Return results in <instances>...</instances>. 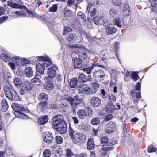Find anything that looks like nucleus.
Listing matches in <instances>:
<instances>
[{"mask_svg":"<svg viewBox=\"0 0 157 157\" xmlns=\"http://www.w3.org/2000/svg\"><path fill=\"white\" fill-rule=\"evenodd\" d=\"M12 107L13 109L16 110L14 112V114L16 117L22 119L28 118V116L21 112L25 111V108L22 105L14 103L12 104Z\"/></svg>","mask_w":157,"mask_h":157,"instance_id":"1","label":"nucleus"},{"mask_svg":"<svg viewBox=\"0 0 157 157\" xmlns=\"http://www.w3.org/2000/svg\"><path fill=\"white\" fill-rule=\"evenodd\" d=\"M66 99L69 102L73 112L75 113H76L77 109V106L79 105L82 101V99L79 98L78 96H75L74 98L68 97L66 98Z\"/></svg>","mask_w":157,"mask_h":157,"instance_id":"2","label":"nucleus"},{"mask_svg":"<svg viewBox=\"0 0 157 157\" xmlns=\"http://www.w3.org/2000/svg\"><path fill=\"white\" fill-rule=\"evenodd\" d=\"M33 84L30 82H25L21 88L20 90V93L21 95H24L31 90L33 88Z\"/></svg>","mask_w":157,"mask_h":157,"instance_id":"3","label":"nucleus"},{"mask_svg":"<svg viewBox=\"0 0 157 157\" xmlns=\"http://www.w3.org/2000/svg\"><path fill=\"white\" fill-rule=\"evenodd\" d=\"M103 25L105 27L106 32L108 35H111L115 33L117 30V29L112 24L109 22H105Z\"/></svg>","mask_w":157,"mask_h":157,"instance_id":"4","label":"nucleus"},{"mask_svg":"<svg viewBox=\"0 0 157 157\" xmlns=\"http://www.w3.org/2000/svg\"><path fill=\"white\" fill-rule=\"evenodd\" d=\"M105 76L104 71L101 70H99L93 73V78L96 82H100L104 79Z\"/></svg>","mask_w":157,"mask_h":157,"instance_id":"5","label":"nucleus"},{"mask_svg":"<svg viewBox=\"0 0 157 157\" xmlns=\"http://www.w3.org/2000/svg\"><path fill=\"white\" fill-rule=\"evenodd\" d=\"M141 82H138L136 84L135 89L132 90L131 94L133 97H136L137 98L139 99L141 98L140 90Z\"/></svg>","mask_w":157,"mask_h":157,"instance_id":"6","label":"nucleus"},{"mask_svg":"<svg viewBox=\"0 0 157 157\" xmlns=\"http://www.w3.org/2000/svg\"><path fill=\"white\" fill-rule=\"evenodd\" d=\"M78 87V92L80 95L92 94L90 92V88L88 87V85L86 84L82 85Z\"/></svg>","mask_w":157,"mask_h":157,"instance_id":"7","label":"nucleus"},{"mask_svg":"<svg viewBox=\"0 0 157 157\" xmlns=\"http://www.w3.org/2000/svg\"><path fill=\"white\" fill-rule=\"evenodd\" d=\"M72 139L75 141L79 143L85 142L86 139L85 135L81 133H76L72 137Z\"/></svg>","mask_w":157,"mask_h":157,"instance_id":"8","label":"nucleus"},{"mask_svg":"<svg viewBox=\"0 0 157 157\" xmlns=\"http://www.w3.org/2000/svg\"><path fill=\"white\" fill-rule=\"evenodd\" d=\"M56 130L61 134L66 133L67 130V127L66 122L54 126Z\"/></svg>","mask_w":157,"mask_h":157,"instance_id":"9","label":"nucleus"},{"mask_svg":"<svg viewBox=\"0 0 157 157\" xmlns=\"http://www.w3.org/2000/svg\"><path fill=\"white\" fill-rule=\"evenodd\" d=\"M52 121L53 123V126L66 122L63 119V116L60 114L54 116L53 117Z\"/></svg>","mask_w":157,"mask_h":157,"instance_id":"10","label":"nucleus"},{"mask_svg":"<svg viewBox=\"0 0 157 157\" xmlns=\"http://www.w3.org/2000/svg\"><path fill=\"white\" fill-rule=\"evenodd\" d=\"M14 1L15 2H13L12 0L8 1L9 6L15 8H22L23 6L21 5L22 2L21 0H14Z\"/></svg>","mask_w":157,"mask_h":157,"instance_id":"11","label":"nucleus"},{"mask_svg":"<svg viewBox=\"0 0 157 157\" xmlns=\"http://www.w3.org/2000/svg\"><path fill=\"white\" fill-rule=\"evenodd\" d=\"M70 48H73V52L75 53H78L79 50H85L86 49L85 47L83 45L79 44H74L69 45Z\"/></svg>","mask_w":157,"mask_h":157,"instance_id":"12","label":"nucleus"},{"mask_svg":"<svg viewBox=\"0 0 157 157\" xmlns=\"http://www.w3.org/2000/svg\"><path fill=\"white\" fill-rule=\"evenodd\" d=\"M39 60L43 61L42 64L44 67H47L52 64L51 59L47 56L40 57Z\"/></svg>","mask_w":157,"mask_h":157,"instance_id":"13","label":"nucleus"},{"mask_svg":"<svg viewBox=\"0 0 157 157\" xmlns=\"http://www.w3.org/2000/svg\"><path fill=\"white\" fill-rule=\"evenodd\" d=\"M57 69V67L55 65H53L52 67L48 68L47 73L49 77L51 78H55L56 75V71Z\"/></svg>","mask_w":157,"mask_h":157,"instance_id":"14","label":"nucleus"},{"mask_svg":"<svg viewBox=\"0 0 157 157\" xmlns=\"http://www.w3.org/2000/svg\"><path fill=\"white\" fill-rule=\"evenodd\" d=\"M116 128L115 124L114 122L110 121L106 125L105 130L106 132L110 133L113 132Z\"/></svg>","mask_w":157,"mask_h":157,"instance_id":"15","label":"nucleus"},{"mask_svg":"<svg viewBox=\"0 0 157 157\" xmlns=\"http://www.w3.org/2000/svg\"><path fill=\"white\" fill-rule=\"evenodd\" d=\"M90 102L92 106L94 107H97L100 105L101 100L98 97H94L91 98Z\"/></svg>","mask_w":157,"mask_h":157,"instance_id":"16","label":"nucleus"},{"mask_svg":"<svg viewBox=\"0 0 157 157\" xmlns=\"http://www.w3.org/2000/svg\"><path fill=\"white\" fill-rule=\"evenodd\" d=\"M19 57L17 56L15 57H13L12 59V62L8 63V65L13 70L15 69V67L16 65H18L20 63V59Z\"/></svg>","mask_w":157,"mask_h":157,"instance_id":"17","label":"nucleus"},{"mask_svg":"<svg viewBox=\"0 0 157 157\" xmlns=\"http://www.w3.org/2000/svg\"><path fill=\"white\" fill-rule=\"evenodd\" d=\"M7 98L11 100L16 101L19 100L18 95L14 90H12L10 94L7 96Z\"/></svg>","mask_w":157,"mask_h":157,"instance_id":"18","label":"nucleus"},{"mask_svg":"<svg viewBox=\"0 0 157 157\" xmlns=\"http://www.w3.org/2000/svg\"><path fill=\"white\" fill-rule=\"evenodd\" d=\"M44 136V141L46 143H51L54 139L53 135L49 132H46Z\"/></svg>","mask_w":157,"mask_h":157,"instance_id":"19","label":"nucleus"},{"mask_svg":"<svg viewBox=\"0 0 157 157\" xmlns=\"http://www.w3.org/2000/svg\"><path fill=\"white\" fill-rule=\"evenodd\" d=\"M101 144H103V146L104 145L112 146L116 144V142H114L113 143L109 142V140L107 137L104 136L102 137L101 139Z\"/></svg>","mask_w":157,"mask_h":157,"instance_id":"20","label":"nucleus"},{"mask_svg":"<svg viewBox=\"0 0 157 157\" xmlns=\"http://www.w3.org/2000/svg\"><path fill=\"white\" fill-rule=\"evenodd\" d=\"M103 18V16L102 15H98L93 18V21L95 24L97 25L100 24L104 20Z\"/></svg>","mask_w":157,"mask_h":157,"instance_id":"21","label":"nucleus"},{"mask_svg":"<svg viewBox=\"0 0 157 157\" xmlns=\"http://www.w3.org/2000/svg\"><path fill=\"white\" fill-rule=\"evenodd\" d=\"M82 61L80 59L75 58L74 59V67L75 69L80 68L82 66Z\"/></svg>","mask_w":157,"mask_h":157,"instance_id":"22","label":"nucleus"},{"mask_svg":"<svg viewBox=\"0 0 157 157\" xmlns=\"http://www.w3.org/2000/svg\"><path fill=\"white\" fill-rule=\"evenodd\" d=\"M91 85L92 88H90V92H91L92 94H95L97 90V89L99 87V84L95 82H91Z\"/></svg>","mask_w":157,"mask_h":157,"instance_id":"23","label":"nucleus"},{"mask_svg":"<svg viewBox=\"0 0 157 157\" xmlns=\"http://www.w3.org/2000/svg\"><path fill=\"white\" fill-rule=\"evenodd\" d=\"M113 25H116L120 28H121L124 24V22L118 17H116L113 20Z\"/></svg>","mask_w":157,"mask_h":157,"instance_id":"24","label":"nucleus"},{"mask_svg":"<svg viewBox=\"0 0 157 157\" xmlns=\"http://www.w3.org/2000/svg\"><path fill=\"white\" fill-rule=\"evenodd\" d=\"M92 79L90 76H89L87 79H86L85 75L83 73L80 74L78 78V80L81 83L85 82L86 80H90Z\"/></svg>","mask_w":157,"mask_h":157,"instance_id":"25","label":"nucleus"},{"mask_svg":"<svg viewBox=\"0 0 157 157\" xmlns=\"http://www.w3.org/2000/svg\"><path fill=\"white\" fill-rule=\"evenodd\" d=\"M77 18L78 21L81 22H84L86 21L85 15L81 12H79L78 13Z\"/></svg>","mask_w":157,"mask_h":157,"instance_id":"26","label":"nucleus"},{"mask_svg":"<svg viewBox=\"0 0 157 157\" xmlns=\"http://www.w3.org/2000/svg\"><path fill=\"white\" fill-rule=\"evenodd\" d=\"M48 118L47 116L45 115L39 118L38 120V123L40 125H44L48 121Z\"/></svg>","mask_w":157,"mask_h":157,"instance_id":"27","label":"nucleus"},{"mask_svg":"<svg viewBox=\"0 0 157 157\" xmlns=\"http://www.w3.org/2000/svg\"><path fill=\"white\" fill-rule=\"evenodd\" d=\"M115 106L110 103H109L106 105V111L108 113H113L115 110Z\"/></svg>","mask_w":157,"mask_h":157,"instance_id":"28","label":"nucleus"},{"mask_svg":"<svg viewBox=\"0 0 157 157\" xmlns=\"http://www.w3.org/2000/svg\"><path fill=\"white\" fill-rule=\"evenodd\" d=\"M77 115L81 119H84L87 117L84 110L80 109L77 111Z\"/></svg>","mask_w":157,"mask_h":157,"instance_id":"29","label":"nucleus"},{"mask_svg":"<svg viewBox=\"0 0 157 157\" xmlns=\"http://www.w3.org/2000/svg\"><path fill=\"white\" fill-rule=\"evenodd\" d=\"M48 98V95L45 93L40 94L38 96V99L42 101H47Z\"/></svg>","mask_w":157,"mask_h":157,"instance_id":"30","label":"nucleus"},{"mask_svg":"<svg viewBox=\"0 0 157 157\" xmlns=\"http://www.w3.org/2000/svg\"><path fill=\"white\" fill-rule=\"evenodd\" d=\"M2 110L4 111L5 112L8 109L9 105L6 98H3L2 99Z\"/></svg>","mask_w":157,"mask_h":157,"instance_id":"31","label":"nucleus"},{"mask_svg":"<svg viewBox=\"0 0 157 157\" xmlns=\"http://www.w3.org/2000/svg\"><path fill=\"white\" fill-rule=\"evenodd\" d=\"M124 14L125 16H129L130 13V9L129 5L126 4L124 6L123 11Z\"/></svg>","mask_w":157,"mask_h":157,"instance_id":"32","label":"nucleus"},{"mask_svg":"<svg viewBox=\"0 0 157 157\" xmlns=\"http://www.w3.org/2000/svg\"><path fill=\"white\" fill-rule=\"evenodd\" d=\"M87 148L89 150H92L94 148L95 146L93 140L91 138H89L87 143Z\"/></svg>","mask_w":157,"mask_h":157,"instance_id":"33","label":"nucleus"},{"mask_svg":"<svg viewBox=\"0 0 157 157\" xmlns=\"http://www.w3.org/2000/svg\"><path fill=\"white\" fill-rule=\"evenodd\" d=\"M25 75L28 77L32 76L33 74V72L31 67H28L25 69Z\"/></svg>","mask_w":157,"mask_h":157,"instance_id":"34","label":"nucleus"},{"mask_svg":"<svg viewBox=\"0 0 157 157\" xmlns=\"http://www.w3.org/2000/svg\"><path fill=\"white\" fill-rule=\"evenodd\" d=\"M44 67L43 65L39 63L37 64L36 66V69L37 71L40 73L43 74L44 70Z\"/></svg>","mask_w":157,"mask_h":157,"instance_id":"35","label":"nucleus"},{"mask_svg":"<svg viewBox=\"0 0 157 157\" xmlns=\"http://www.w3.org/2000/svg\"><path fill=\"white\" fill-rule=\"evenodd\" d=\"M78 83L77 79L76 78H74L71 79L70 83L71 87L74 88L77 85Z\"/></svg>","mask_w":157,"mask_h":157,"instance_id":"36","label":"nucleus"},{"mask_svg":"<svg viewBox=\"0 0 157 157\" xmlns=\"http://www.w3.org/2000/svg\"><path fill=\"white\" fill-rule=\"evenodd\" d=\"M118 13V10L116 9L112 8L109 10V14L111 17H114L116 16Z\"/></svg>","mask_w":157,"mask_h":157,"instance_id":"37","label":"nucleus"},{"mask_svg":"<svg viewBox=\"0 0 157 157\" xmlns=\"http://www.w3.org/2000/svg\"><path fill=\"white\" fill-rule=\"evenodd\" d=\"M14 83L16 86H21L22 85V82L20 78H16L14 80Z\"/></svg>","mask_w":157,"mask_h":157,"instance_id":"38","label":"nucleus"},{"mask_svg":"<svg viewBox=\"0 0 157 157\" xmlns=\"http://www.w3.org/2000/svg\"><path fill=\"white\" fill-rule=\"evenodd\" d=\"M77 37L75 35V34H70L68 36V40L69 41H75L77 39Z\"/></svg>","mask_w":157,"mask_h":157,"instance_id":"39","label":"nucleus"},{"mask_svg":"<svg viewBox=\"0 0 157 157\" xmlns=\"http://www.w3.org/2000/svg\"><path fill=\"white\" fill-rule=\"evenodd\" d=\"M3 90L5 93L6 96L7 97V96L9 95L11 92L9 88L7 86H5L3 87Z\"/></svg>","mask_w":157,"mask_h":157,"instance_id":"40","label":"nucleus"},{"mask_svg":"<svg viewBox=\"0 0 157 157\" xmlns=\"http://www.w3.org/2000/svg\"><path fill=\"white\" fill-rule=\"evenodd\" d=\"M64 13V16L66 18H68L72 15L71 11L70 10L67 9V8L65 9Z\"/></svg>","mask_w":157,"mask_h":157,"instance_id":"41","label":"nucleus"},{"mask_svg":"<svg viewBox=\"0 0 157 157\" xmlns=\"http://www.w3.org/2000/svg\"><path fill=\"white\" fill-rule=\"evenodd\" d=\"M84 110L85 111L87 117L89 115H92L93 114V110H92V109L90 107H88L85 108Z\"/></svg>","mask_w":157,"mask_h":157,"instance_id":"42","label":"nucleus"},{"mask_svg":"<svg viewBox=\"0 0 157 157\" xmlns=\"http://www.w3.org/2000/svg\"><path fill=\"white\" fill-rule=\"evenodd\" d=\"M78 127L83 132L87 130L88 128L86 124L84 123L80 124Z\"/></svg>","mask_w":157,"mask_h":157,"instance_id":"43","label":"nucleus"},{"mask_svg":"<svg viewBox=\"0 0 157 157\" xmlns=\"http://www.w3.org/2000/svg\"><path fill=\"white\" fill-rule=\"evenodd\" d=\"M100 122V121L98 118H94L91 121V123L93 125H97Z\"/></svg>","mask_w":157,"mask_h":157,"instance_id":"44","label":"nucleus"},{"mask_svg":"<svg viewBox=\"0 0 157 157\" xmlns=\"http://www.w3.org/2000/svg\"><path fill=\"white\" fill-rule=\"evenodd\" d=\"M43 155L44 157H49L51 155V151L49 149L45 150L43 153Z\"/></svg>","mask_w":157,"mask_h":157,"instance_id":"45","label":"nucleus"},{"mask_svg":"<svg viewBox=\"0 0 157 157\" xmlns=\"http://www.w3.org/2000/svg\"><path fill=\"white\" fill-rule=\"evenodd\" d=\"M55 139L56 142L58 144H61L63 142V138L59 136H56Z\"/></svg>","mask_w":157,"mask_h":157,"instance_id":"46","label":"nucleus"},{"mask_svg":"<svg viewBox=\"0 0 157 157\" xmlns=\"http://www.w3.org/2000/svg\"><path fill=\"white\" fill-rule=\"evenodd\" d=\"M109 99L112 103L116 101V97L113 94H109Z\"/></svg>","mask_w":157,"mask_h":157,"instance_id":"47","label":"nucleus"},{"mask_svg":"<svg viewBox=\"0 0 157 157\" xmlns=\"http://www.w3.org/2000/svg\"><path fill=\"white\" fill-rule=\"evenodd\" d=\"M113 147H102L101 148V150L106 153L108 151L112 150H113Z\"/></svg>","mask_w":157,"mask_h":157,"instance_id":"48","label":"nucleus"},{"mask_svg":"<svg viewBox=\"0 0 157 157\" xmlns=\"http://www.w3.org/2000/svg\"><path fill=\"white\" fill-rule=\"evenodd\" d=\"M39 107L43 109H45L47 105V103L46 101H42V102L39 103L38 104Z\"/></svg>","mask_w":157,"mask_h":157,"instance_id":"49","label":"nucleus"},{"mask_svg":"<svg viewBox=\"0 0 157 157\" xmlns=\"http://www.w3.org/2000/svg\"><path fill=\"white\" fill-rule=\"evenodd\" d=\"M57 8V5H53L52 7H50L49 9V11L51 12H56V11Z\"/></svg>","mask_w":157,"mask_h":157,"instance_id":"50","label":"nucleus"},{"mask_svg":"<svg viewBox=\"0 0 157 157\" xmlns=\"http://www.w3.org/2000/svg\"><path fill=\"white\" fill-rule=\"evenodd\" d=\"M73 155L71 150L70 149H67L66 150V156L67 157H71Z\"/></svg>","mask_w":157,"mask_h":157,"instance_id":"51","label":"nucleus"},{"mask_svg":"<svg viewBox=\"0 0 157 157\" xmlns=\"http://www.w3.org/2000/svg\"><path fill=\"white\" fill-rule=\"evenodd\" d=\"M80 58H82V59H88V55L86 53L83 52L81 53L79 55Z\"/></svg>","mask_w":157,"mask_h":157,"instance_id":"52","label":"nucleus"},{"mask_svg":"<svg viewBox=\"0 0 157 157\" xmlns=\"http://www.w3.org/2000/svg\"><path fill=\"white\" fill-rule=\"evenodd\" d=\"M93 68L94 67L91 66L88 68H84L83 69V70L84 72H86L88 74H90Z\"/></svg>","mask_w":157,"mask_h":157,"instance_id":"53","label":"nucleus"},{"mask_svg":"<svg viewBox=\"0 0 157 157\" xmlns=\"http://www.w3.org/2000/svg\"><path fill=\"white\" fill-rule=\"evenodd\" d=\"M132 77L134 81L136 82L139 78V76L137 72H133L132 73Z\"/></svg>","mask_w":157,"mask_h":157,"instance_id":"54","label":"nucleus"},{"mask_svg":"<svg viewBox=\"0 0 157 157\" xmlns=\"http://www.w3.org/2000/svg\"><path fill=\"white\" fill-rule=\"evenodd\" d=\"M27 12L25 11H23L22 12H14L13 13H15L17 15L19 16H25V15L26 14Z\"/></svg>","mask_w":157,"mask_h":157,"instance_id":"55","label":"nucleus"},{"mask_svg":"<svg viewBox=\"0 0 157 157\" xmlns=\"http://www.w3.org/2000/svg\"><path fill=\"white\" fill-rule=\"evenodd\" d=\"M47 88L49 90H51L53 89L54 86L52 82H48L47 86Z\"/></svg>","mask_w":157,"mask_h":157,"instance_id":"56","label":"nucleus"},{"mask_svg":"<svg viewBox=\"0 0 157 157\" xmlns=\"http://www.w3.org/2000/svg\"><path fill=\"white\" fill-rule=\"evenodd\" d=\"M113 4L115 6H120L122 4V2L121 0H113Z\"/></svg>","mask_w":157,"mask_h":157,"instance_id":"57","label":"nucleus"},{"mask_svg":"<svg viewBox=\"0 0 157 157\" xmlns=\"http://www.w3.org/2000/svg\"><path fill=\"white\" fill-rule=\"evenodd\" d=\"M97 10L95 8H94L90 12V15L92 17L95 16L97 13Z\"/></svg>","mask_w":157,"mask_h":157,"instance_id":"58","label":"nucleus"},{"mask_svg":"<svg viewBox=\"0 0 157 157\" xmlns=\"http://www.w3.org/2000/svg\"><path fill=\"white\" fill-rule=\"evenodd\" d=\"M72 29L69 27H65L63 31V34L65 35L67 33L71 32Z\"/></svg>","mask_w":157,"mask_h":157,"instance_id":"59","label":"nucleus"},{"mask_svg":"<svg viewBox=\"0 0 157 157\" xmlns=\"http://www.w3.org/2000/svg\"><path fill=\"white\" fill-rule=\"evenodd\" d=\"M8 18L7 16H4L0 17V24L2 23L5 21H6Z\"/></svg>","mask_w":157,"mask_h":157,"instance_id":"60","label":"nucleus"},{"mask_svg":"<svg viewBox=\"0 0 157 157\" xmlns=\"http://www.w3.org/2000/svg\"><path fill=\"white\" fill-rule=\"evenodd\" d=\"M1 57L2 58V59L4 61H8L10 59L9 57L4 54H2Z\"/></svg>","mask_w":157,"mask_h":157,"instance_id":"61","label":"nucleus"},{"mask_svg":"<svg viewBox=\"0 0 157 157\" xmlns=\"http://www.w3.org/2000/svg\"><path fill=\"white\" fill-rule=\"evenodd\" d=\"M113 117V116L110 114H108L105 118V121H109L111 120Z\"/></svg>","mask_w":157,"mask_h":157,"instance_id":"62","label":"nucleus"},{"mask_svg":"<svg viewBox=\"0 0 157 157\" xmlns=\"http://www.w3.org/2000/svg\"><path fill=\"white\" fill-rule=\"evenodd\" d=\"M72 119L74 123L75 124H78L79 123V121L78 118L75 117H73Z\"/></svg>","mask_w":157,"mask_h":157,"instance_id":"63","label":"nucleus"},{"mask_svg":"<svg viewBox=\"0 0 157 157\" xmlns=\"http://www.w3.org/2000/svg\"><path fill=\"white\" fill-rule=\"evenodd\" d=\"M151 5L152 7H154L157 5V0H150Z\"/></svg>","mask_w":157,"mask_h":157,"instance_id":"64","label":"nucleus"}]
</instances>
